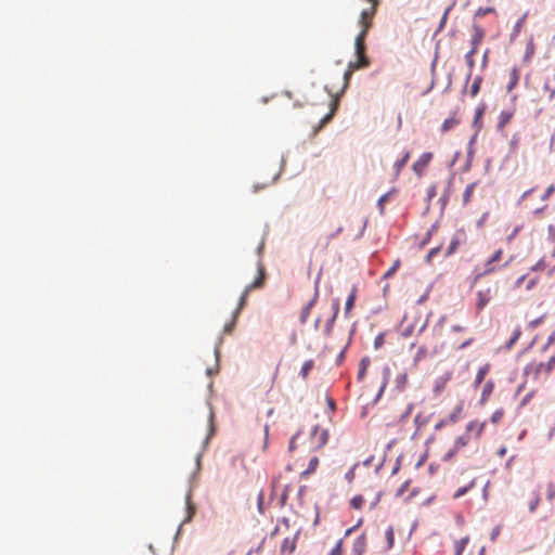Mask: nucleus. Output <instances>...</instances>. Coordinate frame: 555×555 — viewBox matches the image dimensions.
Listing matches in <instances>:
<instances>
[{"label": "nucleus", "instance_id": "obj_1", "mask_svg": "<svg viewBox=\"0 0 555 555\" xmlns=\"http://www.w3.org/2000/svg\"><path fill=\"white\" fill-rule=\"evenodd\" d=\"M377 5H370L360 12L358 25L361 27L360 33L354 39V61H349V78L354 70L366 67L370 59L366 54V36L373 25V18L377 12Z\"/></svg>", "mask_w": 555, "mask_h": 555}, {"label": "nucleus", "instance_id": "obj_2", "mask_svg": "<svg viewBox=\"0 0 555 555\" xmlns=\"http://www.w3.org/2000/svg\"><path fill=\"white\" fill-rule=\"evenodd\" d=\"M473 30H474V34L470 39V49L464 55L465 63L468 67V73L465 77V83H464V87L462 90L463 94L466 92L467 85L473 75V68L475 66L474 56L478 51V46L482 42V40L486 36V30L480 25H478L476 23L473 24Z\"/></svg>", "mask_w": 555, "mask_h": 555}, {"label": "nucleus", "instance_id": "obj_3", "mask_svg": "<svg viewBox=\"0 0 555 555\" xmlns=\"http://www.w3.org/2000/svg\"><path fill=\"white\" fill-rule=\"evenodd\" d=\"M337 308L336 306L331 304H325L322 307V314L318 315L314 324L317 330H321L324 335H328L331 332V326L336 318Z\"/></svg>", "mask_w": 555, "mask_h": 555}, {"label": "nucleus", "instance_id": "obj_4", "mask_svg": "<svg viewBox=\"0 0 555 555\" xmlns=\"http://www.w3.org/2000/svg\"><path fill=\"white\" fill-rule=\"evenodd\" d=\"M328 439V433L325 429H321L319 426L313 428L309 439V449L310 450H319L321 449Z\"/></svg>", "mask_w": 555, "mask_h": 555}, {"label": "nucleus", "instance_id": "obj_5", "mask_svg": "<svg viewBox=\"0 0 555 555\" xmlns=\"http://www.w3.org/2000/svg\"><path fill=\"white\" fill-rule=\"evenodd\" d=\"M433 156L434 155L431 152H424L420 156V158L413 164L412 169L416 176L422 177L424 175V171L431 162Z\"/></svg>", "mask_w": 555, "mask_h": 555}, {"label": "nucleus", "instance_id": "obj_6", "mask_svg": "<svg viewBox=\"0 0 555 555\" xmlns=\"http://www.w3.org/2000/svg\"><path fill=\"white\" fill-rule=\"evenodd\" d=\"M486 111H487V104L485 102L480 103L475 109V115H474V119L472 122V127L475 129V132H477V134L479 133V131L481 130V128L483 126L482 117H483Z\"/></svg>", "mask_w": 555, "mask_h": 555}, {"label": "nucleus", "instance_id": "obj_7", "mask_svg": "<svg viewBox=\"0 0 555 555\" xmlns=\"http://www.w3.org/2000/svg\"><path fill=\"white\" fill-rule=\"evenodd\" d=\"M454 175L455 173H452L451 177L448 179V183H447V186L442 193V195L440 196L439 198V204H440V216H443V212H444V209L449 203V198H450V191H451V188H452V183H453V179H454Z\"/></svg>", "mask_w": 555, "mask_h": 555}, {"label": "nucleus", "instance_id": "obj_8", "mask_svg": "<svg viewBox=\"0 0 555 555\" xmlns=\"http://www.w3.org/2000/svg\"><path fill=\"white\" fill-rule=\"evenodd\" d=\"M529 13L528 12H525L518 20L517 22L515 23L514 27H513V30L509 35V42L513 43L516 38L519 36L520 34V30H521V27L524 26L527 17H528Z\"/></svg>", "mask_w": 555, "mask_h": 555}, {"label": "nucleus", "instance_id": "obj_9", "mask_svg": "<svg viewBox=\"0 0 555 555\" xmlns=\"http://www.w3.org/2000/svg\"><path fill=\"white\" fill-rule=\"evenodd\" d=\"M451 377H452V372H447L444 375L436 378L435 385H434L435 395H439L446 388V385L451 379Z\"/></svg>", "mask_w": 555, "mask_h": 555}, {"label": "nucleus", "instance_id": "obj_10", "mask_svg": "<svg viewBox=\"0 0 555 555\" xmlns=\"http://www.w3.org/2000/svg\"><path fill=\"white\" fill-rule=\"evenodd\" d=\"M366 540L365 534H360L352 544V554L353 555H363L365 551Z\"/></svg>", "mask_w": 555, "mask_h": 555}, {"label": "nucleus", "instance_id": "obj_11", "mask_svg": "<svg viewBox=\"0 0 555 555\" xmlns=\"http://www.w3.org/2000/svg\"><path fill=\"white\" fill-rule=\"evenodd\" d=\"M296 548V535L287 537L281 545V553L291 555Z\"/></svg>", "mask_w": 555, "mask_h": 555}, {"label": "nucleus", "instance_id": "obj_12", "mask_svg": "<svg viewBox=\"0 0 555 555\" xmlns=\"http://www.w3.org/2000/svg\"><path fill=\"white\" fill-rule=\"evenodd\" d=\"M490 369H491L490 363H486L485 365L479 367V370L476 374L475 380L473 383L474 388H478L482 384V382L485 380V377L489 373Z\"/></svg>", "mask_w": 555, "mask_h": 555}, {"label": "nucleus", "instance_id": "obj_13", "mask_svg": "<svg viewBox=\"0 0 555 555\" xmlns=\"http://www.w3.org/2000/svg\"><path fill=\"white\" fill-rule=\"evenodd\" d=\"M494 387H495V384H494V382H493L492 379H489V380L485 384V386H483V388H482V391H481L480 399H479V404H480V405H483V404L487 402L488 398H489V397L491 396V393L493 392Z\"/></svg>", "mask_w": 555, "mask_h": 555}, {"label": "nucleus", "instance_id": "obj_14", "mask_svg": "<svg viewBox=\"0 0 555 555\" xmlns=\"http://www.w3.org/2000/svg\"><path fill=\"white\" fill-rule=\"evenodd\" d=\"M514 116L513 111H502L499 116V120L496 124V130L502 131L503 128L512 120Z\"/></svg>", "mask_w": 555, "mask_h": 555}, {"label": "nucleus", "instance_id": "obj_15", "mask_svg": "<svg viewBox=\"0 0 555 555\" xmlns=\"http://www.w3.org/2000/svg\"><path fill=\"white\" fill-rule=\"evenodd\" d=\"M397 193V189L392 188L390 191H388L387 193L383 194L378 201H377V208H378V211L379 214L383 216L385 214V205L386 203L390 199L391 195Z\"/></svg>", "mask_w": 555, "mask_h": 555}, {"label": "nucleus", "instance_id": "obj_16", "mask_svg": "<svg viewBox=\"0 0 555 555\" xmlns=\"http://www.w3.org/2000/svg\"><path fill=\"white\" fill-rule=\"evenodd\" d=\"M465 241H466V233H465L464 229H459L453 234L449 245H451L452 247L457 249L459 246L461 244H463Z\"/></svg>", "mask_w": 555, "mask_h": 555}, {"label": "nucleus", "instance_id": "obj_17", "mask_svg": "<svg viewBox=\"0 0 555 555\" xmlns=\"http://www.w3.org/2000/svg\"><path fill=\"white\" fill-rule=\"evenodd\" d=\"M264 278H266L264 269L262 267H259L258 278L253 283L248 284L245 287L247 289V292H251L253 289H256V288H261L264 284Z\"/></svg>", "mask_w": 555, "mask_h": 555}, {"label": "nucleus", "instance_id": "obj_18", "mask_svg": "<svg viewBox=\"0 0 555 555\" xmlns=\"http://www.w3.org/2000/svg\"><path fill=\"white\" fill-rule=\"evenodd\" d=\"M519 79H520L519 69L517 67H514L509 73V81L506 86V89L508 92H511L512 90H514L517 87Z\"/></svg>", "mask_w": 555, "mask_h": 555}, {"label": "nucleus", "instance_id": "obj_19", "mask_svg": "<svg viewBox=\"0 0 555 555\" xmlns=\"http://www.w3.org/2000/svg\"><path fill=\"white\" fill-rule=\"evenodd\" d=\"M490 289H487V291H479L477 293V302H476V306H477V309L480 311L482 310L489 302L490 300Z\"/></svg>", "mask_w": 555, "mask_h": 555}, {"label": "nucleus", "instance_id": "obj_20", "mask_svg": "<svg viewBox=\"0 0 555 555\" xmlns=\"http://www.w3.org/2000/svg\"><path fill=\"white\" fill-rule=\"evenodd\" d=\"M544 367V362H540L539 364H528L526 365V367L524 369V375L525 376H529L530 374L533 373L534 375V378L538 377V375L540 374V372L543 370Z\"/></svg>", "mask_w": 555, "mask_h": 555}, {"label": "nucleus", "instance_id": "obj_21", "mask_svg": "<svg viewBox=\"0 0 555 555\" xmlns=\"http://www.w3.org/2000/svg\"><path fill=\"white\" fill-rule=\"evenodd\" d=\"M370 363H371V360L369 357H363L359 363V370H358V375H357V378L359 382H362L365 374H366V371H367V367L370 366Z\"/></svg>", "mask_w": 555, "mask_h": 555}, {"label": "nucleus", "instance_id": "obj_22", "mask_svg": "<svg viewBox=\"0 0 555 555\" xmlns=\"http://www.w3.org/2000/svg\"><path fill=\"white\" fill-rule=\"evenodd\" d=\"M438 228H439V221L437 220L436 222H434L430 225V228L426 232L424 238L422 240V242L420 244L421 248H423L424 246H426L430 242L433 235L437 232Z\"/></svg>", "mask_w": 555, "mask_h": 555}, {"label": "nucleus", "instance_id": "obj_23", "mask_svg": "<svg viewBox=\"0 0 555 555\" xmlns=\"http://www.w3.org/2000/svg\"><path fill=\"white\" fill-rule=\"evenodd\" d=\"M534 53H535V46L533 43V38L531 37L529 39V41L527 42V44H526V49H525V54H524L522 61L525 63L529 62L531 60V57L534 55Z\"/></svg>", "mask_w": 555, "mask_h": 555}, {"label": "nucleus", "instance_id": "obj_24", "mask_svg": "<svg viewBox=\"0 0 555 555\" xmlns=\"http://www.w3.org/2000/svg\"><path fill=\"white\" fill-rule=\"evenodd\" d=\"M410 152H405L401 158H399L393 167H395V170H396V177L400 173V171L405 167V165L408 164L409 159H410Z\"/></svg>", "mask_w": 555, "mask_h": 555}, {"label": "nucleus", "instance_id": "obj_25", "mask_svg": "<svg viewBox=\"0 0 555 555\" xmlns=\"http://www.w3.org/2000/svg\"><path fill=\"white\" fill-rule=\"evenodd\" d=\"M482 81H483V78L480 75H478L474 78L473 83L470 86V90H469V94L472 98H475L479 93Z\"/></svg>", "mask_w": 555, "mask_h": 555}, {"label": "nucleus", "instance_id": "obj_26", "mask_svg": "<svg viewBox=\"0 0 555 555\" xmlns=\"http://www.w3.org/2000/svg\"><path fill=\"white\" fill-rule=\"evenodd\" d=\"M460 124V119L455 118L454 116L448 117L444 119L441 126L442 132L450 131L453 127Z\"/></svg>", "mask_w": 555, "mask_h": 555}, {"label": "nucleus", "instance_id": "obj_27", "mask_svg": "<svg viewBox=\"0 0 555 555\" xmlns=\"http://www.w3.org/2000/svg\"><path fill=\"white\" fill-rule=\"evenodd\" d=\"M477 184H478V182H477V181H476V182H472V183H469V184L465 188V190H464V192H463V204H464V205H467V204L469 203V201H470V198H472V196H473L474 190H475V188L477 186Z\"/></svg>", "mask_w": 555, "mask_h": 555}, {"label": "nucleus", "instance_id": "obj_28", "mask_svg": "<svg viewBox=\"0 0 555 555\" xmlns=\"http://www.w3.org/2000/svg\"><path fill=\"white\" fill-rule=\"evenodd\" d=\"M475 486V480H472L469 483L463 486V487H460L453 494V499H460L462 496H464L465 494H467L470 489H473Z\"/></svg>", "mask_w": 555, "mask_h": 555}, {"label": "nucleus", "instance_id": "obj_29", "mask_svg": "<svg viewBox=\"0 0 555 555\" xmlns=\"http://www.w3.org/2000/svg\"><path fill=\"white\" fill-rule=\"evenodd\" d=\"M463 405L464 403L463 402H460L454 409L453 411L449 414L448 416V421L450 423H456L461 416V413L463 411Z\"/></svg>", "mask_w": 555, "mask_h": 555}, {"label": "nucleus", "instance_id": "obj_30", "mask_svg": "<svg viewBox=\"0 0 555 555\" xmlns=\"http://www.w3.org/2000/svg\"><path fill=\"white\" fill-rule=\"evenodd\" d=\"M468 542H469V537L468 535L462 538L459 541H456L455 542L454 555H463V552H464L465 547L467 546Z\"/></svg>", "mask_w": 555, "mask_h": 555}, {"label": "nucleus", "instance_id": "obj_31", "mask_svg": "<svg viewBox=\"0 0 555 555\" xmlns=\"http://www.w3.org/2000/svg\"><path fill=\"white\" fill-rule=\"evenodd\" d=\"M521 336L520 327H516L512 334V336L505 341L503 347H514L519 337Z\"/></svg>", "mask_w": 555, "mask_h": 555}, {"label": "nucleus", "instance_id": "obj_32", "mask_svg": "<svg viewBox=\"0 0 555 555\" xmlns=\"http://www.w3.org/2000/svg\"><path fill=\"white\" fill-rule=\"evenodd\" d=\"M343 544H344V539L340 538L335 544L334 546L330 550V552L327 553V555H344V548H343Z\"/></svg>", "mask_w": 555, "mask_h": 555}, {"label": "nucleus", "instance_id": "obj_33", "mask_svg": "<svg viewBox=\"0 0 555 555\" xmlns=\"http://www.w3.org/2000/svg\"><path fill=\"white\" fill-rule=\"evenodd\" d=\"M250 292H247V289L245 288L240 297V300H238V305H237V308L235 310V313H234V318L237 317V314L241 312V310L244 308V306L246 305V301H247V297L249 295Z\"/></svg>", "mask_w": 555, "mask_h": 555}, {"label": "nucleus", "instance_id": "obj_34", "mask_svg": "<svg viewBox=\"0 0 555 555\" xmlns=\"http://www.w3.org/2000/svg\"><path fill=\"white\" fill-rule=\"evenodd\" d=\"M453 5H454V3H452L451 5H449V7L444 10V12H443V14H442V16H441V18H440V22H439L438 28H437V30H436V34H437V33H439V31H441V30L444 28V26H446V24H447V21H448V15H449L450 11L452 10Z\"/></svg>", "mask_w": 555, "mask_h": 555}, {"label": "nucleus", "instance_id": "obj_35", "mask_svg": "<svg viewBox=\"0 0 555 555\" xmlns=\"http://www.w3.org/2000/svg\"><path fill=\"white\" fill-rule=\"evenodd\" d=\"M468 441L469 437L467 434L461 435L455 439L453 448L459 451L461 448L467 446Z\"/></svg>", "mask_w": 555, "mask_h": 555}, {"label": "nucleus", "instance_id": "obj_36", "mask_svg": "<svg viewBox=\"0 0 555 555\" xmlns=\"http://www.w3.org/2000/svg\"><path fill=\"white\" fill-rule=\"evenodd\" d=\"M400 266H401V261H400V259H397V260L392 263V266H391V267H390V268H389V269L384 273L383 279H384V280H388V279H390V278H391V276H392V275L398 271V269L400 268Z\"/></svg>", "mask_w": 555, "mask_h": 555}, {"label": "nucleus", "instance_id": "obj_37", "mask_svg": "<svg viewBox=\"0 0 555 555\" xmlns=\"http://www.w3.org/2000/svg\"><path fill=\"white\" fill-rule=\"evenodd\" d=\"M502 255H503L502 249H498V250H495V251L493 253V255H492V256L487 260V262H486L485 267H486V268H494V267H493V263H494V262H498V261L501 259Z\"/></svg>", "mask_w": 555, "mask_h": 555}, {"label": "nucleus", "instance_id": "obj_38", "mask_svg": "<svg viewBox=\"0 0 555 555\" xmlns=\"http://www.w3.org/2000/svg\"><path fill=\"white\" fill-rule=\"evenodd\" d=\"M314 367V363L312 360L306 361L300 370V375L304 379H307L310 371Z\"/></svg>", "mask_w": 555, "mask_h": 555}, {"label": "nucleus", "instance_id": "obj_39", "mask_svg": "<svg viewBox=\"0 0 555 555\" xmlns=\"http://www.w3.org/2000/svg\"><path fill=\"white\" fill-rule=\"evenodd\" d=\"M406 382H408L406 373L399 374L396 378L397 389L402 391L405 388Z\"/></svg>", "mask_w": 555, "mask_h": 555}, {"label": "nucleus", "instance_id": "obj_40", "mask_svg": "<svg viewBox=\"0 0 555 555\" xmlns=\"http://www.w3.org/2000/svg\"><path fill=\"white\" fill-rule=\"evenodd\" d=\"M315 305V297L313 299H311L306 306L305 308L302 309L301 313H300V321L301 322H306L307 321V318H308V314L310 312V309Z\"/></svg>", "mask_w": 555, "mask_h": 555}, {"label": "nucleus", "instance_id": "obj_41", "mask_svg": "<svg viewBox=\"0 0 555 555\" xmlns=\"http://www.w3.org/2000/svg\"><path fill=\"white\" fill-rule=\"evenodd\" d=\"M543 89L548 92V100L552 101L555 98V87L551 86V79L546 78L543 85Z\"/></svg>", "mask_w": 555, "mask_h": 555}, {"label": "nucleus", "instance_id": "obj_42", "mask_svg": "<svg viewBox=\"0 0 555 555\" xmlns=\"http://www.w3.org/2000/svg\"><path fill=\"white\" fill-rule=\"evenodd\" d=\"M386 541H387V548H391L395 543V533L392 527H389L385 532Z\"/></svg>", "mask_w": 555, "mask_h": 555}, {"label": "nucleus", "instance_id": "obj_43", "mask_svg": "<svg viewBox=\"0 0 555 555\" xmlns=\"http://www.w3.org/2000/svg\"><path fill=\"white\" fill-rule=\"evenodd\" d=\"M533 494H534L533 500H531L529 502V512L530 513H534L537 511V508L540 504V501H541L539 492L534 491Z\"/></svg>", "mask_w": 555, "mask_h": 555}, {"label": "nucleus", "instance_id": "obj_44", "mask_svg": "<svg viewBox=\"0 0 555 555\" xmlns=\"http://www.w3.org/2000/svg\"><path fill=\"white\" fill-rule=\"evenodd\" d=\"M364 503V499L362 495H354L351 500H349V505L356 509L360 508Z\"/></svg>", "mask_w": 555, "mask_h": 555}, {"label": "nucleus", "instance_id": "obj_45", "mask_svg": "<svg viewBox=\"0 0 555 555\" xmlns=\"http://www.w3.org/2000/svg\"><path fill=\"white\" fill-rule=\"evenodd\" d=\"M382 375H383V382H382V385H383L384 387H387V384H388L389 378H390V376H391V370H390L389 365H387V364H386V365H384L383 371H382Z\"/></svg>", "mask_w": 555, "mask_h": 555}, {"label": "nucleus", "instance_id": "obj_46", "mask_svg": "<svg viewBox=\"0 0 555 555\" xmlns=\"http://www.w3.org/2000/svg\"><path fill=\"white\" fill-rule=\"evenodd\" d=\"M546 499L547 501L552 502L555 499V485L553 481H550L547 483L546 488Z\"/></svg>", "mask_w": 555, "mask_h": 555}, {"label": "nucleus", "instance_id": "obj_47", "mask_svg": "<svg viewBox=\"0 0 555 555\" xmlns=\"http://www.w3.org/2000/svg\"><path fill=\"white\" fill-rule=\"evenodd\" d=\"M473 158H474L473 157V152L472 151L467 152L466 153V160H465V164L463 165V168H462V170L464 172H468L470 170L472 164H473Z\"/></svg>", "mask_w": 555, "mask_h": 555}, {"label": "nucleus", "instance_id": "obj_48", "mask_svg": "<svg viewBox=\"0 0 555 555\" xmlns=\"http://www.w3.org/2000/svg\"><path fill=\"white\" fill-rule=\"evenodd\" d=\"M411 485V480H405L396 491L395 496L400 498L404 494V492L409 489Z\"/></svg>", "mask_w": 555, "mask_h": 555}, {"label": "nucleus", "instance_id": "obj_49", "mask_svg": "<svg viewBox=\"0 0 555 555\" xmlns=\"http://www.w3.org/2000/svg\"><path fill=\"white\" fill-rule=\"evenodd\" d=\"M503 415H504L503 409L495 410L491 415V418H490L491 423L498 424L502 420Z\"/></svg>", "mask_w": 555, "mask_h": 555}, {"label": "nucleus", "instance_id": "obj_50", "mask_svg": "<svg viewBox=\"0 0 555 555\" xmlns=\"http://www.w3.org/2000/svg\"><path fill=\"white\" fill-rule=\"evenodd\" d=\"M495 9L493 7H487V8H479L476 13L475 17H481L486 14L494 13Z\"/></svg>", "mask_w": 555, "mask_h": 555}, {"label": "nucleus", "instance_id": "obj_51", "mask_svg": "<svg viewBox=\"0 0 555 555\" xmlns=\"http://www.w3.org/2000/svg\"><path fill=\"white\" fill-rule=\"evenodd\" d=\"M519 140H520V137L518 133H515L511 141H509V151L511 152H515L518 147V144H519Z\"/></svg>", "mask_w": 555, "mask_h": 555}, {"label": "nucleus", "instance_id": "obj_52", "mask_svg": "<svg viewBox=\"0 0 555 555\" xmlns=\"http://www.w3.org/2000/svg\"><path fill=\"white\" fill-rule=\"evenodd\" d=\"M441 248H442V246H441V245H439V246H437V247L431 248V249L428 251L427 256H426V261H427L428 263H430V262H431V259L440 253Z\"/></svg>", "mask_w": 555, "mask_h": 555}, {"label": "nucleus", "instance_id": "obj_53", "mask_svg": "<svg viewBox=\"0 0 555 555\" xmlns=\"http://www.w3.org/2000/svg\"><path fill=\"white\" fill-rule=\"evenodd\" d=\"M437 195V185L433 184L428 188L426 194V202L430 203L431 199Z\"/></svg>", "mask_w": 555, "mask_h": 555}, {"label": "nucleus", "instance_id": "obj_54", "mask_svg": "<svg viewBox=\"0 0 555 555\" xmlns=\"http://www.w3.org/2000/svg\"><path fill=\"white\" fill-rule=\"evenodd\" d=\"M428 456H429V451H428V449H426L424 451V453L421 454V456H420V459H418V461H417V463L415 465V468L416 469L421 468L425 464V462L427 461Z\"/></svg>", "mask_w": 555, "mask_h": 555}, {"label": "nucleus", "instance_id": "obj_55", "mask_svg": "<svg viewBox=\"0 0 555 555\" xmlns=\"http://www.w3.org/2000/svg\"><path fill=\"white\" fill-rule=\"evenodd\" d=\"M397 443V439H391L387 446H386V451H385V454L383 456V462L380 463L379 466L376 467V470L379 469V467L383 465V463L386 461V457H387V452L390 451Z\"/></svg>", "mask_w": 555, "mask_h": 555}, {"label": "nucleus", "instance_id": "obj_56", "mask_svg": "<svg viewBox=\"0 0 555 555\" xmlns=\"http://www.w3.org/2000/svg\"><path fill=\"white\" fill-rule=\"evenodd\" d=\"M533 396H534V390L525 395L524 398L521 399L518 408L521 409V408L526 406L530 402V400L533 398Z\"/></svg>", "mask_w": 555, "mask_h": 555}, {"label": "nucleus", "instance_id": "obj_57", "mask_svg": "<svg viewBox=\"0 0 555 555\" xmlns=\"http://www.w3.org/2000/svg\"><path fill=\"white\" fill-rule=\"evenodd\" d=\"M489 54H490V50L487 49L483 54H482V60H481V64H480V68L481 70H485L488 66V62H489Z\"/></svg>", "mask_w": 555, "mask_h": 555}, {"label": "nucleus", "instance_id": "obj_58", "mask_svg": "<svg viewBox=\"0 0 555 555\" xmlns=\"http://www.w3.org/2000/svg\"><path fill=\"white\" fill-rule=\"evenodd\" d=\"M403 459V454H400L397 460H396V463L392 467V470H391V475L395 476L398 474V472L400 470V467H401V461Z\"/></svg>", "mask_w": 555, "mask_h": 555}, {"label": "nucleus", "instance_id": "obj_59", "mask_svg": "<svg viewBox=\"0 0 555 555\" xmlns=\"http://www.w3.org/2000/svg\"><path fill=\"white\" fill-rule=\"evenodd\" d=\"M459 451L454 448H451L442 457V461L444 462H449L451 461L457 453Z\"/></svg>", "mask_w": 555, "mask_h": 555}, {"label": "nucleus", "instance_id": "obj_60", "mask_svg": "<svg viewBox=\"0 0 555 555\" xmlns=\"http://www.w3.org/2000/svg\"><path fill=\"white\" fill-rule=\"evenodd\" d=\"M554 192H555V185L551 184L550 186H547V189L542 194L541 199L546 201Z\"/></svg>", "mask_w": 555, "mask_h": 555}, {"label": "nucleus", "instance_id": "obj_61", "mask_svg": "<svg viewBox=\"0 0 555 555\" xmlns=\"http://www.w3.org/2000/svg\"><path fill=\"white\" fill-rule=\"evenodd\" d=\"M385 344V334L384 333H379L375 339H374V346L373 347H383V345Z\"/></svg>", "mask_w": 555, "mask_h": 555}, {"label": "nucleus", "instance_id": "obj_62", "mask_svg": "<svg viewBox=\"0 0 555 555\" xmlns=\"http://www.w3.org/2000/svg\"><path fill=\"white\" fill-rule=\"evenodd\" d=\"M545 261L544 258H541L532 268L531 271H543L545 269Z\"/></svg>", "mask_w": 555, "mask_h": 555}, {"label": "nucleus", "instance_id": "obj_63", "mask_svg": "<svg viewBox=\"0 0 555 555\" xmlns=\"http://www.w3.org/2000/svg\"><path fill=\"white\" fill-rule=\"evenodd\" d=\"M554 366H555V354L552 356L546 363H544V367L543 369H545V371L547 373H550L554 369Z\"/></svg>", "mask_w": 555, "mask_h": 555}, {"label": "nucleus", "instance_id": "obj_64", "mask_svg": "<svg viewBox=\"0 0 555 555\" xmlns=\"http://www.w3.org/2000/svg\"><path fill=\"white\" fill-rule=\"evenodd\" d=\"M544 315H541L532 321L529 322L528 328L533 330L537 326H539L543 322Z\"/></svg>", "mask_w": 555, "mask_h": 555}]
</instances>
